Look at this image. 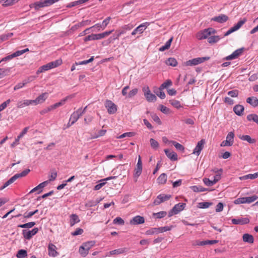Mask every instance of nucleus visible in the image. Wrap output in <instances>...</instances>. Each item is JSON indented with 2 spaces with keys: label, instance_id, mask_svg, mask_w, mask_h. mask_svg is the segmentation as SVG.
Returning <instances> with one entry per match:
<instances>
[{
  "label": "nucleus",
  "instance_id": "f257e3e1",
  "mask_svg": "<svg viewBox=\"0 0 258 258\" xmlns=\"http://www.w3.org/2000/svg\"><path fill=\"white\" fill-rule=\"evenodd\" d=\"M30 171L29 169H27L22 171L21 173H17L12 176L10 179H9L7 182H6L3 186H2L1 188V190L4 189L5 188L9 186L10 184L13 183L15 180L21 177H23L26 176Z\"/></svg>",
  "mask_w": 258,
  "mask_h": 258
},
{
  "label": "nucleus",
  "instance_id": "f03ea898",
  "mask_svg": "<svg viewBox=\"0 0 258 258\" xmlns=\"http://www.w3.org/2000/svg\"><path fill=\"white\" fill-rule=\"evenodd\" d=\"M113 31V30L105 31L104 32H103L102 33L100 34H92L91 35H89L86 37L84 40V41H88L90 40H99L101 39L102 38H104L108 35H109L110 34L112 33V32Z\"/></svg>",
  "mask_w": 258,
  "mask_h": 258
},
{
  "label": "nucleus",
  "instance_id": "7ed1b4c3",
  "mask_svg": "<svg viewBox=\"0 0 258 258\" xmlns=\"http://www.w3.org/2000/svg\"><path fill=\"white\" fill-rule=\"evenodd\" d=\"M216 33V30L212 28L205 29L203 31L198 32L196 37L199 40H203L208 38V36L211 34H214Z\"/></svg>",
  "mask_w": 258,
  "mask_h": 258
},
{
  "label": "nucleus",
  "instance_id": "20e7f679",
  "mask_svg": "<svg viewBox=\"0 0 258 258\" xmlns=\"http://www.w3.org/2000/svg\"><path fill=\"white\" fill-rule=\"evenodd\" d=\"M56 2H57V0H45L44 1H40L31 4L30 7V8L34 7L36 10H38L41 8L49 6Z\"/></svg>",
  "mask_w": 258,
  "mask_h": 258
},
{
  "label": "nucleus",
  "instance_id": "39448f33",
  "mask_svg": "<svg viewBox=\"0 0 258 258\" xmlns=\"http://www.w3.org/2000/svg\"><path fill=\"white\" fill-rule=\"evenodd\" d=\"M209 59L210 57L209 56L195 58L187 61L186 62V65L188 66L198 65Z\"/></svg>",
  "mask_w": 258,
  "mask_h": 258
},
{
  "label": "nucleus",
  "instance_id": "423d86ee",
  "mask_svg": "<svg viewBox=\"0 0 258 258\" xmlns=\"http://www.w3.org/2000/svg\"><path fill=\"white\" fill-rule=\"evenodd\" d=\"M105 106L107 109V112L110 114H113L116 112L117 106L112 101L106 100L105 103Z\"/></svg>",
  "mask_w": 258,
  "mask_h": 258
},
{
  "label": "nucleus",
  "instance_id": "0eeeda50",
  "mask_svg": "<svg viewBox=\"0 0 258 258\" xmlns=\"http://www.w3.org/2000/svg\"><path fill=\"white\" fill-rule=\"evenodd\" d=\"M184 203H178L176 204L169 213V216L170 217L173 214H177L182 211L185 207Z\"/></svg>",
  "mask_w": 258,
  "mask_h": 258
},
{
  "label": "nucleus",
  "instance_id": "6e6552de",
  "mask_svg": "<svg viewBox=\"0 0 258 258\" xmlns=\"http://www.w3.org/2000/svg\"><path fill=\"white\" fill-rule=\"evenodd\" d=\"M246 21V19H243V20H241L238 22V23L234 25L233 27H231L229 30H228L224 35V36H227L233 33V32L238 30Z\"/></svg>",
  "mask_w": 258,
  "mask_h": 258
},
{
  "label": "nucleus",
  "instance_id": "1a4fd4ad",
  "mask_svg": "<svg viewBox=\"0 0 258 258\" xmlns=\"http://www.w3.org/2000/svg\"><path fill=\"white\" fill-rule=\"evenodd\" d=\"M171 198V195L165 194H160L154 200V205H158L161 203L168 200Z\"/></svg>",
  "mask_w": 258,
  "mask_h": 258
},
{
  "label": "nucleus",
  "instance_id": "9d476101",
  "mask_svg": "<svg viewBox=\"0 0 258 258\" xmlns=\"http://www.w3.org/2000/svg\"><path fill=\"white\" fill-rule=\"evenodd\" d=\"M38 231V228H34L32 230L27 231L26 230H22V234L24 236V237L27 239L29 240L32 237L35 235Z\"/></svg>",
  "mask_w": 258,
  "mask_h": 258
},
{
  "label": "nucleus",
  "instance_id": "9b49d317",
  "mask_svg": "<svg viewBox=\"0 0 258 258\" xmlns=\"http://www.w3.org/2000/svg\"><path fill=\"white\" fill-rule=\"evenodd\" d=\"M149 25V23L148 22L142 23L138 27H137L135 29H134V30L132 33V35H135L138 33L140 34L142 33Z\"/></svg>",
  "mask_w": 258,
  "mask_h": 258
},
{
  "label": "nucleus",
  "instance_id": "f8f14e48",
  "mask_svg": "<svg viewBox=\"0 0 258 258\" xmlns=\"http://www.w3.org/2000/svg\"><path fill=\"white\" fill-rule=\"evenodd\" d=\"M244 50L243 48H241L238 49L234 51L231 54L226 56L225 58L226 60H232L237 58L239 56H240L242 53L243 52Z\"/></svg>",
  "mask_w": 258,
  "mask_h": 258
},
{
  "label": "nucleus",
  "instance_id": "ddd939ff",
  "mask_svg": "<svg viewBox=\"0 0 258 258\" xmlns=\"http://www.w3.org/2000/svg\"><path fill=\"white\" fill-rule=\"evenodd\" d=\"M144 222V218L139 215L134 217L130 221V224L133 225L143 224Z\"/></svg>",
  "mask_w": 258,
  "mask_h": 258
},
{
  "label": "nucleus",
  "instance_id": "4468645a",
  "mask_svg": "<svg viewBox=\"0 0 258 258\" xmlns=\"http://www.w3.org/2000/svg\"><path fill=\"white\" fill-rule=\"evenodd\" d=\"M205 143V140L203 139L198 142L197 146H196L195 148L193 151L192 154L199 156L200 154L201 151L203 150L204 148Z\"/></svg>",
  "mask_w": 258,
  "mask_h": 258
},
{
  "label": "nucleus",
  "instance_id": "2eb2a0df",
  "mask_svg": "<svg viewBox=\"0 0 258 258\" xmlns=\"http://www.w3.org/2000/svg\"><path fill=\"white\" fill-rule=\"evenodd\" d=\"M56 247L54 244L49 243L48 246V255L52 257L56 256L58 254V253L56 250Z\"/></svg>",
  "mask_w": 258,
  "mask_h": 258
},
{
  "label": "nucleus",
  "instance_id": "dca6fc26",
  "mask_svg": "<svg viewBox=\"0 0 258 258\" xmlns=\"http://www.w3.org/2000/svg\"><path fill=\"white\" fill-rule=\"evenodd\" d=\"M164 152L167 157L171 161H176L177 160V155L175 152L168 149H165Z\"/></svg>",
  "mask_w": 258,
  "mask_h": 258
},
{
  "label": "nucleus",
  "instance_id": "f3484780",
  "mask_svg": "<svg viewBox=\"0 0 258 258\" xmlns=\"http://www.w3.org/2000/svg\"><path fill=\"white\" fill-rule=\"evenodd\" d=\"M228 20V17L224 15L221 14L218 16L215 17L212 19V21L217 22L220 23H223L226 22Z\"/></svg>",
  "mask_w": 258,
  "mask_h": 258
},
{
  "label": "nucleus",
  "instance_id": "a211bd4d",
  "mask_svg": "<svg viewBox=\"0 0 258 258\" xmlns=\"http://www.w3.org/2000/svg\"><path fill=\"white\" fill-rule=\"evenodd\" d=\"M48 93H44L38 96L35 100H33V103L35 104L42 103L47 98Z\"/></svg>",
  "mask_w": 258,
  "mask_h": 258
},
{
  "label": "nucleus",
  "instance_id": "6ab92c4d",
  "mask_svg": "<svg viewBox=\"0 0 258 258\" xmlns=\"http://www.w3.org/2000/svg\"><path fill=\"white\" fill-rule=\"evenodd\" d=\"M81 116V113L79 112L77 110L74 112L70 118V121H71V124L73 125L75 123L78 119Z\"/></svg>",
  "mask_w": 258,
  "mask_h": 258
},
{
  "label": "nucleus",
  "instance_id": "aec40b11",
  "mask_svg": "<svg viewBox=\"0 0 258 258\" xmlns=\"http://www.w3.org/2000/svg\"><path fill=\"white\" fill-rule=\"evenodd\" d=\"M249 222V219H248L247 218L238 219H233L232 220V224H235V225H237V224L243 225V224H247Z\"/></svg>",
  "mask_w": 258,
  "mask_h": 258
},
{
  "label": "nucleus",
  "instance_id": "412c9836",
  "mask_svg": "<svg viewBox=\"0 0 258 258\" xmlns=\"http://www.w3.org/2000/svg\"><path fill=\"white\" fill-rule=\"evenodd\" d=\"M48 183V181H45L44 182H43L41 183H40L38 185H37V186H36L35 187H34V188H33L30 191V194L31 193H33L36 191H37L38 190L39 191L38 192V194H40L42 190V189L43 188H44L46 185V184H47Z\"/></svg>",
  "mask_w": 258,
  "mask_h": 258
},
{
  "label": "nucleus",
  "instance_id": "4be33fe9",
  "mask_svg": "<svg viewBox=\"0 0 258 258\" xmlns=\"http://www.w3.org/2000/svg\"><path fill=\"white\" fill-rule=\"evenodd\" d=\"M33 100H25L19 101L17 103V106L18 108H23L26 106H28L33 104Z\"/></svg>",
  "mask_w": 258,
  "mask_h": 258
},
{
  "label": "nucleus",
  "instance_id": "5701e85b",
  "mask_svg": "<svg viewBox=\"0 0 258 258\" xmlns=\"http://www.w3.org/2000/svg\"><path fill=\"white\" fill-rule=\"evenodd\" d=\"M244 109V108L243 106L239 104L235 105L233 107V111L238 116H241L243 114Z\"/></svg>",
  "mask_w": 258,
  "mask_h": 258
},
{
  "label": "nucleus",
  "instance_id": "b1692460",
  "mask_svg": "<svg viewBox=\"0 0 258 258\" xmlns=\"http://www.w3.org/2000/svg\"><path fill=\"white\" fill-rule=\"evenodd\" d=\"M238 138L242 141H247L249 144H254L256 142V140L252 139L249 135H239Z\"/></svg>",
  "mask_w": 258,
  "mask_h": 258
},
{
  "label": "nucleus",
  "instance_id": "393cba45",
  "mask_svg": "<svg viewBox=\"0 0 258 258\" xmlns=\"http://www.w3.org/2000/svg\"><path fill=\"white\" fill-rule=\"evenodd\" d=\"M91 23V21L89 20H85V21H82V22L79 23L78 24L74 25L71 28L72 30H75L77 29L79 27H81L84 26H86L88 25H89Z\"/></svg>",
  "mask_w": 258,
  "mask_h": 258
},
{
  "label": "nucleus",
  "instance_id": "a878e982",
  "mask_svg": "<svg viewBox=\"0 0 258 258\" xmlns=\"http://www.w3.org/2000/svg\"><path fill=\"white\" fill-rule=\"evenodd\" d=\"M246 102L253 107L258 106V99L255 97H248L246 99Z\"/></svg>",
  "mask_w": 258,
  "mask_h": 258
},
{
  "label": "nucleus",
  "instance_id": "bb28decb",
  "mask_svg": "<svg viewBox=\"0 0 258 258\" xmlns=\"http://www.w3.org/2000/svg\"><path fill=\"white\" fill-rule=\"evenodd\" d=\"M127 251V249L126 248H120L117 249H114L113 250H111L109 251V255H118L119 254L123 253L124 252H126Z\"/></svg>",
  "mask_w": 258,
  "mask_h": 258
},
{
  "label": "nucleus",
  "instance_id": "cd10ccee",
  "mask_svg": "<svg viewBox=\"0 0 258 258\" xmlns=\"http://www.w3.org/2000/svg\"><path fill=\"white\" fill-rule=\"evenodd\" d=\"M243 241L249 243H252L253 242V237L252 235L248 233H245L242 236Z\"/></svg>",
  "mask_w": 258,
  "mask_h": 258
},
{
  "label": "nucleus",
  "instance_id": "c85d7f7f",
  "mask_svg": "<svg viewBox=\"0 0 258 258\" xmlns=\"http://www.w3.org/2000/svg\"><path fill=\"white\" fill-rule=\"evenodd\" d=\"M95 241H90L84 243L82 245L85 248V250L88 252L89 250L95 245Z\"/></svg>",
  "mask_w": 258,
  "mask_h": 258
},
{
  "label": "nucleus",
  "instance_id": "c756f323",
  "mask_svg": "<svg viewBox=\"0 0 258 258\" xmlns=\"http://www.w3.org/2000/svg\"><path fill=\"white\" fill-rule=\"evenodd\" d=\"M80 221L79 217L76 214H72L71 215L70 220V225L71 226H74L76 223H78Z\"/></svg>",
  "mask_w": 258,
  "mask_h": 258
},
{
  "label": "nucleus",
  "instance_id": "7c9ffc66",
  "mask_svg": "<svg viewBox=\"0 0 258 258\" xmlns=\"http://www.w3.org/2000/svg\"><path fill=\"white\" fill-rule=\"evenodd\" d=\"M173 40V37H171L170 39H169L165 43L164 45L162 46L159 48V51H163L166 49H168L171 45V42Z\"/></svg>",
  "mask_w": 258,
  "mask_h": 258
},
{
  "label": "nucleus",
  "instance_id": "2f4dec72",
  "mask_svg": "<svg viewBox=\"0 0 258 258\" xmlns=\"http://www.w3.org/2000/svg\"><path fill=\"white\" fill-rule=\"evenodd\" d=\"M190 188L194 192H203L208 190V188H204L201 185H194L191 186Z\"/></svg>",
  "mask_w": 258,
  "mask_h": 258
},
{
  "label": "nucleus",
  "instance_id": "473e14b6",
  "mask_svg": "<svg viewBox=\"0 0 258 258\" xmlns=\"http://www.w3.org/2000/svg\"><path fill=\"white\" fill-rule=\"evenodd\" d=\"M258 177V172L253 174H249L240 177L241 180L247 179H255Z\"/></svg>",
  "mask_w": 258,
  "mask_h": 258
},
{
  "label": "nucleus",
  "instance_id": "72a5a7b5",
  "mask_svg": "<svg viewBox=\"0 0 258 258\" xmlns=\"http://www.w3.org/2000/svg\"><path fill=\"white\" fill-rule=\"evenodd\" d=\"M145 96L146 100L149 102H155L157 99L156 95L152 94L151 92L147 93Z\"/></svg>",
  "mask_w": 258,
  "mask_h": 258
},
{
  "label": "nucleus",
  "instance_id": "f704fd0d",
  "mask_svg": "<svg viewBox=\"0 0 258 258\" xmlns=\"http://www.w3.org/2000/svg\"><path fill=\"white\" fill-rule=\"evenodd\" d=\"M218 241L216 240H207L201 241L199 243H198L197 244L199 245H201V246L205 245L207 244L212 245V244H214L218 243Z\"/></svg>",
  "mask_w": 258,
  "mask_h": 258
},
{
  "label": "nucleus",
  "instance_id": "c9c22d12",
  "mask_svg": "<svg viewBox=\"0 0 258 258\" xmlns=\"http://www.w3.org/2000/svg\"><path fill=\"white\" fill-rule=\"evenodd\" d=\"M248 121H253L258 124V115L256 114H250L247 116Z\"/></svg>",
  "mask_w": 258,
  "mask_h": 258
},
{
  "label": "nucleus",
  "instance_id": "e433bc0d",
  "mask_svg": "<svg viewBox=\"0 0 258 258\" xmlns=\"http://www.w3.org/2000/svg\"><path fill=\"white\" fill-rule=\"evenodd\" d=\"M167 181V175L165 173L161 174L157 179L158 183L164 184Z\"/></svg>",
  "mask_w": 258,
  "mask_h": 258
},
{
  "label": "nucleus",
  "instance_id": "4c0bfd02",
  "mask_svg": "<svg viewBox=\"0 0 258 258\" xmlns=\"http://www.w3.org/2000/svg\"><path fill=\"white\" fill-rule=\"evenodd\" d=\"M223 172L222 169H219L217 171H215V173L216 174L215 176H214V182L215 183H217L220 179H221V175Z\"/></svg>",
  "mask_w": 258,
  "mask_h": 258
},
{
  "label": "nucleus",
  "instance_id": "58836bf2",
  "mask_svg": "<svg viewBox=\"0 0 258 258\" xmlns=\"http://www.w3.org/2000/svg\"><path fill=\"white\" fill-rule=\"evenodd\" d=\"M68 98H69V97L68 96V97H66L64 99L60 100V101L52 105L51 108H52L53 109H54L63 105L64 104V103L66 102V101L67 100Z\"/></svg>",
  "mask_w": 258,
  "mask_h": 258
},
{
  "label": "nucleus",
  "instance_id": "ea45409f",
  "mask_svg": "<svg viewBox=\"0 0 258 258\" xmlns=\"http://www.w3.org/2000/svg\"><path fill=\"white\" fill-rule=\"evenodd\" d=\"M142 168L136 167L134 170V176L135 181H137L138 178L140 176L142 173Z\"/></svg>",
  "mask_w": 258,
  "mask_h": 258
},
{
  "label": "nucleus",
  "instance_id": "a19ab883",
  "mask_svg": "<svg viewBox=\"0 0 258 258\" xmlns=\"http://www.w3.org/2000/svg\"><path fill=\"white\" fill-rule=\"evenodd\" d=\"M61 63V61L59 60H56L54 61H52L48 63V64L49 67V69H51L53 68H54L55 67H57V66H59Z\"/></svg>",
  "mask_w": 258,
  "mask_h": 258
},
{
  "label": "nucleus",
  "instance_id": "79ce46f5",
  "mask_svg": "<svg viewBox=\"0 0 258 258\" xmlns=\"http://www.w3.org/2000/svg\"><path fill=\"white\" fill-rule=\"evenodd\" d=\"M27 255V252L26 250L20 249L17 253V257L18 258H24Z\"/></svg>",
  "mask_w": 258,
  "mask_h": 258
},
{
  "label": "nucleus",
  "instance_id": "37998d69",
  "mask_svg": "<svg viewBox=\"0 0 258 258\" xmlns=\"http://www.w3.org/2000/svg\"><path fill=\"white\" fill-rule=\"evenodd\" d=\"M166 64L172 67H175L177 64V60L174 58H169L166 62Z\"/></svg>",
  "mask_w": 258,
  "mask_h": 258
},
{
  "label": "nucleus",
  "instance_id": "c03bdc74",
  "mask_svg": "<svg viewBox=\"0 0 258 258\" xmlns=\"http://www.w3.org/2000/svg\"><path fill=\"white\" fill-rule=\"evenodd\" d=\"M220 39L219 36H213L208 37V41L209 43H214L218 42Z\"/></svg>",
  "mask_w": 258,
  "mask_h": 258
},
{
  "label": "nucleus",
  "instance_id": "a18cd8bd",
  "mask_svg": "<svg viewBox=\"0 0 258 258\" xmlns=\"http://www.w3.org/2000/svg\"><path fill=\"white\" fill-rule=\"evenodd\" d=\"M170 142L172 143V144L174 146V147L177 150H179V151H180L182 152H183L184 151V147L180 144H179L175 141H170Z\"/></svg>",
  "mask_w": 258,
  "mask_h": 258
},
{
  "label": "nucleus",
  "instance_id": "49530a36",
  "mask_svg": "<svg viewBox=\"0 0 258 258\" xmlns=\"http://www.w3.org/2000/svg\"><path fill=\"white\" fill-rule=\"evenodd\" d=\"M212 205V203L210 202H201L198 203V207L201 209H206L209 208Z\"/></svg>",
  "mask_w": 258,
  "mask_h": 258
},
{
  "label": "nucleus",
  "instance_id": "de8ad7c7",
  "mask_svg": "<svg viewBox=\"0 0 258 258\" xmlns=\"http://www.w3.org/2000/svg\"><path fill=\"white\" fill-rule=\"evenodd\" d=\"M13 35V33H9L8 34H4L0 36V43L5 41L12 37Z\"/></svg>",
  "mask_w": 258,
  "mask_h": 258
},
{
  "label": "nucleus",
  "instance_id": "09e8293b",
  "mask_svg": "<svg viewBox=\"0 0 258 258\" xmlns=\"http://www.w3.org/2000/svg\"><path fill=\"white\" fill-rule=\"evenodd\" d=\"M161 231L159 228H153L147 230L146 233L147 235H152L154 233H161Z\"/></svg>",
  "mask_w": 258,
  "mask_h": 258
},
{
  "label": "nucleus",
  "instance_id": "8fccbe9b",
  "mask_svg": "<svg viewBox=\"0 0 258 258\" xmlns=\"http://www.w3.org/2000/svg\"><path fill=\"white\" fill-rule=\"evenodd\" d=\"M257 199H258V197L256 195H253L251 197H245V203H248V204L251 203L253 202L254 201H255V200H256Z\"/></svg>",
  "mask_w": 258,
  "mask_h": 258
},
{
  "label": "nucleus",
  "instance_id": "3c124183",
  "mask_svg": "<svg viewBox=\"0 0 258 258\" xmlns=\"http://www.w3.org/2000/svg\"><path fill=\"white\" fill-rule=\"evenodd\" d=\"M35 225V222H30L27 223H25L24 224H21L18 225L19 227L23 228H31L33 227Z\"/></svg>",
  "mask_w": 258,
  "mask_h": 258
},
{
  "label": "nucleus",
  "instance_id": "603ef678",
  "mask_svg": "<svg viewBox=\"0 0 258 258\" xmlns=\"http://www.w3.org/2000/svg\"><path fill=\"white\" fill-rule=\"evenodd\" d=\"M172 84V82L170 80H167L166 82H164L160 86V89L163 90L164 89L167 88L168 87L171 86Z\"/></svg>",
  "mask_w": 258,
  "mask_h": 258
},
{
  "label": "nucleus",
  "instance_id": "864d4df0",
  "mask_svg": "<svg viewBox=\"0 0 258 258\" xmlns=\"http://www.w3.org/2000/svg\"><path fill=\"white\" fill-rule=\"evenodd\" d=\"M150 143L151 146L153 149L156 150L159 147L158 142L154 139H151L150 140Z\"/></svg>",
  "mask_w": 258,
  "mask_h": 258
},
{
  "label": "nucleus",
  "instance_id": "5fc2aeb1",
  "mask_svg": "<svg viewBox=\"0 0 258 258\" xmlns=\"http://www.w3.org/2000/svg\"><path fill=\"white\" fill-rule=\"evenodd\" d=\"M28 51H29V49L28 48H26V49H23V50H18V51H16L15 52L13 53L12 54V55H13V57H16V56H20V55L23 54V53H24L25 52H27Z\"/></svg>",
  "mask_w": 258,
  "mask_h": 258
},
{
  "label": "nucleus",
  "instance_id": "6e6d98bb",
  "mask_svg": "<svg viewBox=\"0 0 258 258\" xmlns=\"http://www.w3.org/2000/svg\"><path fill=\"white\" fill-rule=\"evenodd\" d=\"M169 102L170 104L175 107L176 108H179L181 107V105H180V103L179 101L176 100H169Z\"/></svg>",
  "mask_w": 258,
  "mask_h": 258
},
{
  "label": "nucleus",
  "instance_id": "4d7b16f0",
  "mask_svg": "<svg viewBox=\"0 0 258 258\" xmlns=\"http://www.w3.org/2000/svg\"><path fill=\"white\" fill-rule=\"evenodd\" d=\"M203 181L205 184L208 186H211L213 185L214 184H215V182H214L213 180H211L209 178H204L203 179Z\"/></svg>",
  "mask_w": 258,
  "mask_h": 258
},
{
  "label": "nucleus",
  "instance_id": "13d9d810",
  "mask_svg": "<svg viewBox=\"0 0 258 258\" xmlns=\"http://www.w3.org/2000/svg\"><path fill=\"white\" fill-rule=\"evenodd\" d=\"M151 116L153 120L158 124H161L162 123L160 119L156 114L152 113H151Z\"/></svg>",
  "mask_w": 258,
  "mask_h": 258
},
{
  "label": "nucleus",
  "instance_id": "bf43d9fd",
  "mask_svg": "<svg viewBox=\"0 0 258 258\" xmlns=\"http://www.w3.org/2000/svg\"><path fill=\"white\" fill-rule=\"evenodd\" d=\"M234 134L233 132H232L229 133L226 137V140L230 142L232 145L234 143Z\"/></svg>",
  "mask_w": 258,
  "mask_h": 258
},
{
  "label": "nucleus",
  "instance_id": "052dcab7",
  "mask_svg": "<svg viewBox=\"0 0 258 258\" xmlns=\"http://www.w3.org/2000/svg\"><path fill=\"white\" fill-rule=\"evenodd\" d=\"M79 252L83 257L86 256L88 254V252L85 250V248L82 245L80 247Z\"/></svg>",
  "mask_w": 258,
  "mask_h": 258
},
{
  "label": "nucleus",
  "instance_id": "680f3d73",
  "mask_svg": "<svg viewBox=\"0 0 258 258\" xmlns=\"http://www.w3.org/2000/svg\"><path fill=\"white\" fill-rule=\"evenodd\" d=\"M125 33L124 30H119L116 32V34L113 35V40L118 39L119 37L123 34Z\"/></svg>",
  "mask_w": 258,
  "mask_h": 258
},
{
  "label": "nucleus",
  "instance_id": "e2e57ef3",
  "mask_svg": "<svg viewBox=\"0 0 258 258\" xmlns=\"http://www.w3.org/2000/svg\"><path fill=\"white\" fill-rule=\"evenodd\" d=\"M9 72V69H0V78L6 76Z\"/></svg>",
  "mask_w": 258,
  "mask_h": 258
},
{
  "label": "nucleus",
  "instance_id": "0e129e2a",
  "mask_svg": "<svg viewBox=\"0 0 258 258\" xmlns=\"http://www.w3.org/2000/svg\"><path fill=\"white\" fill-rule=\"evenodd\" d=\"M11 102L10 99H8L0 105V111L5 109L7 105Z\"/></svg>",
  "mask_w": 258,
  "mask_h": 258
},
{
  "label": "nucleus",
  "instance_id": "69168bd1",
  "mask_svg": "<svg viewBox=\"0 0 258 258\" xmlns=\"http://www.w3.org/2000/svg\"><path fill=\"white\" fill-rule=\"evenodd\" d=\"M167 214V213L165 211H161L157 213H154V216H156L157 218H162L164 217Z\"/></svg>",
  "mask_w": 258,
  "mask_h": 258
},
{
  "label": "nucleus",
  "instance_id": "338daca9",
  "mask_svg": "<svg viewBox=\"0 0 258 258\" xmlns=\"http://www.w3.org/2000/svg\"><path fill=\"white\" fill-rule=\"evenodd\" d=\"M138 89L137 88L133 89L129 92L127 97L128 98H132L135 96L138 93Z\"/></svg>",
  "mask_w": 258,
  "mask_h": 258
},
{
  "label": "nucleus",
  "instance_id": "774afa93",
  "mask_svg": "<svg viewBox=\"0 0 258 258\" xmlns=\"http://www.w3.org/2000/svg\"><path fill=\"white\" fill-rule=\"evenodd\" d=\"M227 94L232 97H236L238 95V91L237 90L230 91L227 93Z\"/></svg>",
  "mask_w": 258,
  "mask_h": 258
}]
</instances>
